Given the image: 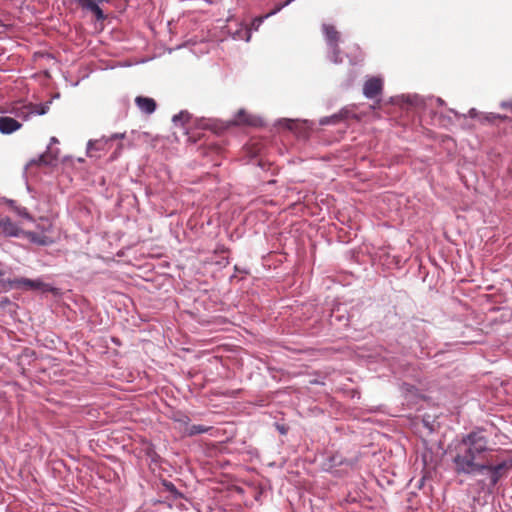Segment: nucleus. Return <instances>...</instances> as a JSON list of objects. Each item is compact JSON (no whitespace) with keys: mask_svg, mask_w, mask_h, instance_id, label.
<instances>
[{"mask_svg":"<svg viewBox=\"0 0 512 512\" xmlns=\"http://www.w3.org/2000/svg\"><path fill=\"white\" fill-rule=\"evenodd\" d=\"M454 451V472L458 475L485 474L486 482L479 483L490 493L512 471V458L492 449L488 438L480 431L465 435L456 444Z\"/></svg>","mask_w":512,"mask_h":512,"instance_id":"f257e3e1","label":"nucleus"},{"mask_svg":"<svg viewBox=\"0 0 512 512\" xmlns=\"http://www.w3.org/2000/svg\"><path fill=\"white\" fill-rule=\"evenodd\" d=\"M2 277L3 272H0V284H2L5 289L21 288L25 290H35L40 289L43 286V283L39 280H31L28 278H15L12 280L5 281Z\"/></svg>","mask_w":512,"mask_h":512,"instance_id":"f03ea898","label":"nucleus"},{"mask_svg":"<svg viewBox=\"0 0 512 512\" xmlns=\"http://www.w3.org/2000/svg\"><path fill=\"white\" fill-rule=\"evenodd\" d=\"M79 7L93 14L96 21H104L107 15L102 9L104 3H109V0H76Z\"/></svg>","mask_w":512,"mask_h":512,"instance_id":"7ed1b4c3","label":"nucleus"},{"mask_svg":"<svg viewBox=\"0 0 512 512\" xmlns=\"http://www.w3.org/2000/svg\"><path fill=\"white\" fill-rule=\"evenodd\" d=\"M48 109L49 106L47 104H28L19 108L16 112V116L26 120L30 115L46 114Z\"/></svg>","mask_w":512,"mask_h":512,"instance_id":"20e7f679","label":"nucleus"},{"mask_svg":"<svg viewBox=\"0 0 512 512\" xmlns=\"http://www.w3.org/2000/svg\"><path fill=\"white\" fill-rule=\"evenodd\" d=\"M383 81L381 78L372 77L368 79L363 86V94L370 99H373L382 93Z\"/></svg>","mask_w":512,"mask_h":512,"instance_id":"39448f33","label":"nucleus"},{"mask_svg":"<svg viewBox=\"0 0 512 512\" xmlns=\"http://www.w3.org/2000/svg\"><path fill=\"white\" fill-rule=\"evenodd\" d=\"M21 229L18 225L11 221L8 217L0 218V236L4 237H18Z\"/></svg>","mask_w":512,"mask_h":512,"instance_id":"423d86ee","label":"nucleus"},{"mask_svg":"<svg viewBox=\"0 0 512 512\" xmlns=\"http://www.w3.org/2000/svg\"><path fill=\"white\" fill-rule=\"evenodd\" d=\"M22 127V124L16 119L8 116H0V133L12 134Z\"/></svg>","mask_w":512,"mask_h":512,"instance_id":"0eeeda50","label":"nucleus"},{"mask_svg":"<svg viewBox=\"0 0 512 512\" xmlns=\"http://www.w3.org/2000/svg\"><path fill=\"white\" fill-rule=\"evenodd\" d=\"M322 30L325 35V40L328 47H335L339 44L341 35L335 26L330 24H323Z\"/></svg>","mask_w":512,"mask_h":512,"instance_id":"6e6552de","label":"nucleus"},{"mask_svg":"<svg viewBox=\"0 0 512 512\" xmlns=\"http://www.w3.org/2000/svg\"><path fill=\"white\" fill-rule=\"evenodd\" d=\"M137 107L146 114H152L157 107L156 101L153 98L145 96H137L135 98Z\"/></svg>","mask_w":512,"mask_h":512,"instance_id":"1a4fd4ad","label":"nucleus"},{"mask_svg":"<svg viewBox=\"0 0 512 512\" xmlns=\"http://www.w3.org/2000/svg\"><path fill=\"white\" fill-rule=\"evenodd\" d=\"M234 124L236 125H253L252 117L243 109L239 110L235 116Z\"/></svg>","mask_w":512,"mask_h":512,"instance_id":"9d476101","label":"nucleus"},{"mask_svg":"<svg viewBox=\"0 0 512 512\" xmlns=\"http://www.w3.org/2000/svg\"><path fill=\"white\" fill-rule=\"evenodd\" d=\"M280 10H281V7H276L274 10L267 13L265 16H259V17L254 18L252 21V24H251L252 28L254 30H258L259 27L261 26V24L263 23L264 19L270 17L271 15H274L275 13H277Z\"/></svg>","mask_w":512,"mask_h":512,"instance_id":"9b49d317","label":"nucleus"},{"mask_svg":"<svg viewBox=\"0 0 512 512\" xmlns=\"http://www.w3.org/2000/svg\"><path fill=\"white\" fill-rule=\"evenodd\" d=\"M329 48V51H330V60L335 63V64H339L342 62V57H341V51H340V48H339V44L336 45L335 47H328Z\"/></svg>","mask_w":512,"mask_h":512,"instance_id":"f8f14e48","label":"nucleus"},{"mask_svg":"<svg viewBox=\"0 0 512 512\" xmlns=\"http://www.w3.org/2000/svg\"><path fill=\"white\" fill-rule=\"evenodd\" d=\"M348 116V111H341L338 114L332 115L330 118H326L325 120H321V124L327 123H337L341 120L346 119Z\"/></svg>","mask_w":512,"mask_h":512,"instance_id":"ddd939ff","label":"nucleus"},{"mask_svg":"<svg viewBox=\"0 0 512 512\" xmlns=\"http://www.w3.org/2000/svg\"><path fill=\"white\" fill-rule=\"evenodd\" d=\"M173 122L177 125H185L190 120V114L186 111H181L179 114L173 116Z\"/></svg>","mask_w":512,"mask_h":512,"instance_id":"4468645a","label":"nucleus"},{"mask_svg":"<svg viewBox=\"0 0 512 512\" xmlns=\"http://www.w3.org/2000/svg\"><path fill=\"white\" fill-rule=\"evenodd\" d=\"M208 430L209 428L203 425H192L188 428V435L193 436L197 434H202L207 432Z\"/></svg>","mask_w":512,"mask_h":512,"instance_id":"2eb2a0df","label":"nucleus"},{"mask_svg":"<svg viewBox=\"0 0 512 512\" xmlns=\"http://www.w3.org/2000/svg\"><path fill=\"white\" fill-rule=\"evenodd\" d=\"M506 117L505 116H501L499 114H495V113H488V114H485L483 117H482V121H487V122H494L495 120H505Z\"/></svg>","mask_w":512,"mask_h":512,"instance_id":"dca6fc26","label":"nucleus"},{"mask_svg":"<svg viewBox=\"0 0 512 512\" xmlns=\"http://www.w3.org/2000/svg\"><path fill=\"white\" fill-rule=\"evenodd\" d=\"M15 211H16V213L19 216H21V217H23V218H25V219H27L29 221L33 220L32 216L29 214V212L27 211L26 208H24V207H17V208H15Z\"/></svg>","mask_w":512,"mask_h":512,"instance_id":"f3484780","label":"nucleus"},{"mask_svg":"<svg viewBox=\"0 0 512 512\" xmlns=\"http://www.w3.org/2000/svg\"><path fill=\"white\" fill-rule=\"evenodd\" d=\"M101 144L99 141H89L88 143V148H87V153L90 157L94 156L93 155V150L94 149H98V145Z\"/></svg>","mask_w":512,"mask_h":512,"instance_id":"a211bd4d","label":"nucleus"},{"mask_svg":"<svg viewBox=\"0 0 512 512\" xmlns=\"http://www.w3.org/2000/svg\"><path fill=\"white\" fill-rule=\"evenodd\" d=\"M37 163L39 165H49L51 163V159L47 154H43L38 158Z\"/></svg>","mask_w":512,"mask_h":512,"instance_id":"6ab92c4d","label":"nucleus"},{"mask_svg":"<svg viewBox=\"0 0 512 512\" xmlns=\"http://www.w3.org/2000/svg\"><path fill=\"white\" fill-rule=\"evenodd\" d=\"M164 485L166 486L167 490L170 491L171 493L173 494H177L178 491L176 489V487L174 486V484L172 483H164Z\"/></svg>","mask_w":512,"mask_h":512,"instance_id":"aec40b11","label":"nucleus"},{"mask_svg":"<svg viewBox=\"0 0 512 512\" xmlns=\"http://www.w3.org/2000/svg\"><path fill=\"white\" fill-rule=\"evenodd\" d=\"M146 454L150 456L152 459H155V456H157L152 447L147 448Z\"/></svg>","mask_w":512,"mask_h":512,"instance_id":"412c9836","label":"nucleus"},{"mask_svg":"<svg viewBox=\"0 0 512 512\" xmlns=\"http://www.w3.org/2000/svg\"><path fill=\"white\" fill-rule=\"evenodd\" d=\"M501 107L512 112V101H510V102H503L501 104Z\"/></svg>","mask_w":512,"mask_h":512,"instance_id":"4be33fe9","label":"nucleus"},{"mask_svg":"<svg viewBox=\"0 0 512 512\" xmlns=\"http://www.w3.org/2000/svg\"><path fill=\"white\" fill-rule=\"evenodd\" d=\"M468 115L471 118H476V117H478L479 113H478V111L475 108H472V109L469 110Z\"/></svg>","mask_w":512,"mask_h":512,"instance_id":"5701e85b","label":"nucleus"},{"mask_svg":"<svg viewBox=\"0 0 512 512\" xmlns=\"http://www.w3.org/2000/svg\"><path fill=\"white\" fill-rule=\"evenodd\" d=\"M51 141H52V142H57V139H56L55 137H53V138L51 139Z\"/></svg>","mask_w":512,"mask_h":512,"instance_id":"b1692460","label":"nucleus"},{"mask_svg":"<svg viewBox=\"0 0 512 512\" xmlns=\"http://www.w3.org/2000/svg\"><path fill=\"white\" fill-rule=\"evenodd\" d=\"M219 251L224 252L226 250H225V248H219Z\"/></svg>","mask_w":512,"mask_h":512,"instance_id":"393cba45","label":"nucleus"},{"mask_svg":"<svg viewBox=\"0 0 512 512\" xmlns=\"http://www.w3.org/2000/svg\"><path fill=\"white\" fill-rule=\"evenodd\" d=\"M219 251L224 252L226 250H225V248H219Z\"/></svg>","mask_w":512,"mask_h":512,"instance_id":"a878e982","label":"nucleus"}]
</instances>
